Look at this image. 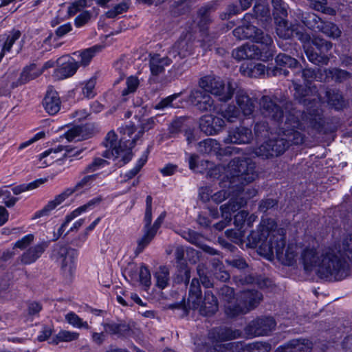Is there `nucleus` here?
<instances>
[{
  "label": "nucleus",
  "instance_id": "39448f33",
  "mask_svg": "<svg viewBox=\"0 0 352 352\" xmlns=\"http://www.w3.org/2000/svg\"><path fill=\"white\" fill-rule=\"evenodd\" d=\"M171 307L182 308L185 315L188 314L189 309H192L198 311L201 316H211L218 311L219 304L216 296L209 290L205 291L202 299L199 280L194 278L190 283L187 304L175 305Z\"/></svg>",
  "mask_w": 352,
  "mask_h": 352
},
{
  "label": "nucleus",
  "instance_id": "5fc2aeb1",
  "mask_svg": "<svg viewBox=\"0 0 352 352\" xmlns=\"http://www.w3.org/2000/svg\"><path fill=\"white\" fill-rule=\"evenodd\" d=\"M242 284H250L255 283L261 288L268 287L271 285L272 281L269 278L258 277L255 278L252 275L245 276L240 278Z\"/></svg>",
  "mask_w": 352,
  "mask_h": 352
},
{
  "label": "nucleus",
  "instance_id": "49530a36",
  "mask_svg": "<svg viewBox=\"0 0 352 352\" xmlns=\"http://www.w3.org/2000/svg\"><path fill=\"white\" fill-rule=\"evenodd\" d=\"M143 232L144 234L138 240V246L135 250V253L137 255L142 252L144 248L150 243L156 235V234L148 228L147 226H144Z\"/></svg>",
  "mask_w": 352,
  "mask_h": 352
},
{
  "label": "nucleus",
  "instance_id": "79ce46f5",
  "mask_svg": "<svg viewBox=\"0 0 352 352\" xmlns=\"http://www.w3.org/2000/svg\"><path fill=\"white\" fill-rule=\"evenodd\" d=\"M272 345L265 342H255L249 344L242 342L241 352H270Z\"/></svg>",
  "mask_w": 352,
  "mask_h": 352
},
{
  "label": "nucleus",
  "instance_id": "774afa93",
  "mask_svg": "<svg viewBox=\"0 0 352 352\" xmlns=\"http://www.w3.org/2000/svg\"><path fill=\"white\" fill-rule=\"evenodd\" d=\"M222 188L223 189L211 195V200L217 204L221 203L228 197L231 198L232 197V188H229L228 186Z\"/></svg>",
  "mask_w": 352,
  "mask_h": 352
},
{
  "label": "nucleus",
  "instance_id": "393cba45",
  "mask_svg": "<svg viewBox=\"0 0 352 352\" xmlns=\"http://www.w3.org/2000/svg\"><path fill=\"white\" fill-rule=\"evenodd\" d=\"M276 66L274 69L267 70V75L270 74V72L273 76H280L283 75L285 76H287L289 74V71L283 67H296L298 61L292 56L287 55L285 54H279L276 57Z\"/></svg>",
  "mask_w": 352,
  "mask_h": 352
},
{
  "label": "nucleus",
  "instance_id": "5701e85b",
  "mask_svg": "<svg viewBox=\"0 0 352 352\" xmlns=\"http://www.w3.org/2000/svg\"><path fill=\"white\" fill-rule=\"evenodd\" d=\"M313 342L307 338L292 339L278 346L274 352H311Z\"/></svg>",
  "mask_w": 352,
  "mask_h": 352
},
{
  "label": "nucleus",
  "instance_id": "6ab92c4d",
  "mask_svg": "<svg viewBox=\"0 0 352 352\" xmlns=\"http://www.w3.org/2000/svg\"><path fill=\"white\" fill-rule=\"evenodd\" d=\"M260 111L263 117L279 122L283 118V111L276 101L268 96H263L259 101Z\"/></svg>",
  "mask_w": 352,
  "mask_h": 352
},
{
  "label": "nucleus",
  "instance_id": "de8ad7c7",
  "mask_svg": "<svg viewBox=\"0 0 352 352\" xmlns=\"http://www.w3.org/2000/svg\"><path fill=\"white\" fill-rule=\"evenodd\" d=\"M242 72L244 75L251 78H258L264 75L265 71V66L261 63L250 64L246 67H241Z\"/></svg>",
  "mask_w": 352,
  "mask_h": 352
},
{
  "label": "nucleus",
  "instance_id": "dca6fc26",
  "mask_svg": "<svg viewBox=\"0 0 352 352\" xmlns=\"http://www.w3.org/2000/svg\"><path fill=\"white\" fill-rule=\"evenodd\" d=\"M188 102L201 112H208L214 109V101L211 96L203 89H193L190 91Z\"/></svg>",
  "mask_w": 352,
  "mask_h": 352
},
{
  "label": "nucleus",
  "instance_id": "b1692460",
  "mask_svg": "<svg viewBox=\"0 0 352 352\" xmlns=\"http://www.w3.org/2000/svg\"><path fill=\"white\" fill-rule=\"evenodd\" d=\"M102 200V199L100 197H95L89 201L87 204L74 210L69 214L67 215L65 221L61 225V226L58 229L57 234H54L55 238L54 239V240H57L63 234L65 227H66L72 220L77 217L81 213L85 212L88 210H91L94 208L96 206H98L100 204Z\"/></svg>",
  "mask_w": 352,
  "mask_h": 352
},
{
  "label": "nucleus",
  "instance_id": "9d476101",
  "mask_svg": "<svg viewBox=\"0 0 352 352\" xmlns=\"http://www.w3.org/2000/svg\"><path fill=\"white\" fill-rule=\"evenodd\" d=\"M210 336L217 341L232 340L239 336V331H234L230 328H219L214 329L210 333ZM242 349L241 342H234L226 344L217 342L207 349V352H241Z\"/></svg>",
  "mask_w": 352,
  "mask_h": 352
},
{
  "label": "nucleus",
  "instance_id": "e2e57ef3",
  "mask_svg": "<svg viewBox=\"0 0 352 352\" xmlns=\"http://www.w3.org/2000/svg\"><path fill=\"white\" fill-rule=\"evenodd\" d=\"M312 43L322 54H325V53L331 50L333 47V43L331 41L321 36L315 37L312 41Z\"/></svg>",
  "mask_w": 352,
  "mask_h": 352
},
{
  "label": "nucleus",
  "instance_id": "9b49d317",
  "mask_svg": "<svg viewBox=\"0 0 352 352\" xmlns=\"http://www.w3.org/2000/svg\"><path fill=\"white\" fill-rule=\"evenodd\" d=\"M274 45L272 46H259L254 44H244L232 51V57L241 60L245 59H256L262 61H267L272 59L274 54Z\"/></svg>",
  "mask_w": 352,
  "mask_h": 352
},
{
  "label": "nucleus",
  "instance_id": "a18cd8bd",
  "mask_svg": "<svg viewBox=\"0 0 352 352\" xmlns=\"http://www.w3.org/2000/svg\"><path fill=\"white\" fill-rule=\"evenodd\" d=\"M102 45H94L88 49H86L80 52V60L77 61L80 66L85 67L88 65L93 58V57L102 49Z\"/></svg>",
  "mask_w": 352,
  "mask_h": 352
},
{
  "label": "nucleus",
  "instance_id": "ddd939ff",
  "mask_svg": "<svg viewBox=\"0 0 352 352\" xmlns=\"http://www.w3.org/2000/svg\"><path fill=\"white\" fill-rule=\"evenodd\" d=\"M195 38L196 36L192 31L183 32L178 41L168 52L169 56L175 61L173 68L179 70L181 64L177 65V63L193 53Z\"/></svg>",
  "mask_w": 352,
  "mask_h": 352
},
{
  "label": "nucleus",
  "instance_id": "412c9836",
  "mask_svg": "<svg viewBox=\"0 0 352 352\" xmlns=\"http://www.w3.org/2000/svg\"><path fill=\"white\" fill-rule=\"evenodd\" d=\"M253 138L251 129L240 125L230 128L223 142L226 144H249Z\"/></svg>",
  "mask_w": 352,
  "mask_h": 352
},
{
  "label": "nucleus",
  "instance_id": "37998d69",
  "mask_svg": "<svg viewBox=\"0 0 352 352\" xmlns=\"http://www.w3.org/2000/svg\"><path fill=\"white\" fill-rule=\"evenodd\" d=\"M175 282L177 283H184L186 285L189 283L190 278V271L186 262H182L181 264H177Z\"/></svg>",
  "mask_w": 352,
  "mask_h": 352
},
{
  "label": "nucleus",
  "instance_id": "4be33fe9",
  "mask_svg": "<svg viewBox=\"0 0 352 352\" xmlns=\"http://www.w3.org/2000/svg\"><path fill=\"white\" fill-rule=\"evenodd\" d=\"M50 245L49 241H43L26 250L19 257V261L23 265L35 263Z\"/></svg>",
  "mask_w": 352,
  "mask_h": 352
},
{
  "label": "nucleus",
  "instance_id": "4468645a",
  "mask_svg": "<svg viewBox=\"0 0 352 352\" xmlns=\"http://www.w3.org/2000/svg\"><path fill=\"white\" fill-rule=\"evenodd\" d=\"M77 252L65 245L56 244L52 250V258L59 263L62 270L72 275L75 269Z\"/></svg>",
  "mask_w": 352,
  "mask_h": 352
},
{
  "label": "nucleus",
  "instance_id": "ea45409f",
  "mask_svg": "<svg viewBox=\"0 0 352 352\" xmlns=\"http://www.w3.org/2000/svg\"><path fill=\"white\" fill-rule=\"evenodd\" d=\"M232 206L228 203L223 204L221 206L220 209L221 211V216L223 219V221H221L216 224L214 225V227L218 230H222L224 228H226L232 220V214L235 212L236 210H231Z\"/></svg>",
  "mask_w": 352,
  "mask_h": 352
},
{
  "label": "nucleus",
  "instance_id": "f8f14e48",
  "mask_svg": "<svg viewBox=\"0 0 352 352\" xmlns=\"http://www.w3.org/2000/svg\"><path fill=\"white\" fill-rule=\"evenodd\" d=\"M98 174H91L84 176L79 182L76 183L73 188H68L60 195L55 197L54 199L48 202V204L41 210L35 214V218H39L42 216L47 215L49 212L54 210L56 206L63 203L73 192L81 190L89 187L96 179Z\"/></svg>",
  "mask_w": 352,
  "mask_h": 352
},
{
  "label": "nucleus",
  "instance_id": "052dcab7",
  "mask_svg": "<svg viewBox=\"0 0 352 352\" xmlns=\"http://www.w3.org/2000/svg\"><path fill=\"white\" fill-rule=\"evenodd\" d=\"M104 329L109 334L122 336L129 331V327L124 324L111 323L106 324Z\"/></svg>",
  "mask_w": 352,
  "mask_h": 352
},
{
  "label": "nucleus",
  "instance_id": "09e8293b",
  "mask_svg": "<svg viewBox=\"0 0 352 352\" xmlns=\"http://www.w3.org/2000/svg\"><path fill=\"white\" fill-rule=\"evenodd\" d=\"M189 0H174L171 4V14L174 16L185 14L190 11Z\"/></svg>",
  "mask_w": 352,
  "mask_h": 352
},
{
  "label": "nucleus",
  "instance_id": "bb28decb",
  "mask_svg": "<svg viewBox=\"0 0 352 352\" xmlns=\"http://www.w3.org/2000/svg\"><path fill=\"white\" fill-rule=\"evenodd\" d=\"M93 134L94 127L88 124L73 127L65 133V137L69 142L81 141L91 138Z\"/></svg>",
  "mask_w": 352,
  "mask_h": 352
},
{
  "label": "nucleus",
  "instance_id": "f3484780",
  "mask_svg": "<svg viewBox=\"0 0 352 352\" xmlns=\"http://www.w3.org/2000/svg\"><path fill=\"white\" fill-rule=\"evenodd\" d=\"M276 325L272 317H261L252 320L247 327L246 332L252 336H268Z\"/></svg>",
  "mask_w": 352,
  "mask_h": 352
},
{
  "label": "nucleus",
  "instance_id": "8fccbe9b",
  "mask_svg": "<svg viewBox=\"0 0 352 352\" xmlns=\"http://www.w3.org/2000/svg\"><path fill=\"white\" fill-rule=\"evenodd\" d=\"M12 76L6 74L0 78V96H8L10 94L12 89L18 87V82H11Z\"/></svg>",
  "mask_w": 352,
  "mask_h": 352
},
{
  "label": "nucleus",
  "instance_id": "a878e982",
  "mask_svg": "<svg viewBox=\"0 0 352 352\" xmlns=\"http://www.w3.org/2000/svg\"><path fill=\"white\" fill-rule=\"evenodd\" d=\"M215 10L216 8L213 3H207L198 10L196 18L197 25L203 34L206 33L209 24L212 23V14Z\"/></svg>",
  "mask_w": 352,
  "mask_h": 352
},
{
  "label": "nucleus",
  "instance_id": "7c9ffc66",
  "mask_svg": "<svg viewBox=\"0 0 352 352\" xmlns=\"http://www.w3.org/2000/svg\"><path fill=\"white\" fill-rule=\"evenodd\" d=\"M43 105L45 111L50 115H55L60 109V100L58 93L54 90L47 91Z\"/></svg>",
  "mask_w": 352,
  "mask_h": 352
},
{
  "label": "nucleus",
  "instance_id": "20e7f679",
  "mask_svg": "<svg viewBox=\"0 0 352 352\" xmlns=\"http://www.w3.org/2000/svg\"><path fill=\"white\" fill-rule=\"evenodd\" d=\"M294 96L296 100L306 107L303 120L308 126L321 131L324 120L321 109V98L316 86L306 85L305 87L293 81Z\"/></svg>",
  "mask_w": 352,
  "mask_h": 352
},
{
  "label": "nucleus",
  "instance_id": "13d9d810",
  "mask_svg": "<svg viewBox=\"0 0 352 352\" xmlns=\"http://www.w3.org/2000/svg\"><path fill=\"white\" fill-rule=\"evenodd\" d=\"M311 5L315 10L321 12L325 14L334 16L336 14V11L334 8L327 6V0H314Z\"/></svg>",
  "mask_w": 352,
  "mask_h": 352
},
{
  "label": "nucleus",
  "instance_id": "e433bc0d",
  "mask_svg": "<svg viewBox=\"0 0 352 352\" xmlns=\"http://www.w3.org/2000/svg\"><path fill=\"white\" fill-rule=\"evenodd\" d=\"M324 73L325 74V80L327 81L334 80L341 82L349 79L351 76L349 72L338 68L325 69Z\"/></svg>",
  "mask_w": 352,
  "mask_h": 352
},
{
  "label": "nucleus",
  "instance_id": "680f3d73",
  "mask_svg": "<svg viewBox=\"0 0 352 352\" xmlns=\"http://www.w3.org/2000/svg\"><path fill=\"white\" fill-rule=\"evenodd\" d=\"M126 87L122 91V96L124 98V100H126V96L133 94L137 90L140 85V81L137 77L131 76L126 79Z\"/></svg>",
  "mask_w": 352,
  "mask_h": 352
},
{
  "label": "nucleus",
  "instance_id": "3c124183",
  "mask_svg": "<svg viewBox=\"0 0 352 352\" xmlns=\"http://www.w3.org/2000/svg\"><path fill=\"white\" fill-rule=\"evenodd\" d=\"M156 285L160 289L166 287L169 283V271L165 266L160 267L158 271L155 274Z\"/></svg>",
  "mask_w": 352,
  "mask_h": 352
},
{
  "label": "nucleus",
  "instance_id": "2eb2a0df",
  "mask_svg": "<svg viewBox=\"0 0 352 352\" xmlns=\"http://www.w3.org/2000/svg\"><path fill=\"white\" fill-rule=\"evenodd\" d=\"M237 184L232 188V197L228 202L232 206L231 210H239L247 204L248 200L253 198L257 194V190L251 186H245Z\"/></svg>",
  "mask_w": 352,
  "mask_h": 352
},
{
  "label": "nucleus",
  "instance_id": "c756f323",
  "mask_svg": "<svg viewBox=\"0 0 352 352\" xmlns=\"http://www.w3.org/2000/svg\"><path fill=\"white\" fill-rule=\"evenodd\" d=\"M238 296L240 302L248 309V312L256 308L263 299L262 294L254 289L244 290Z\"/></svg>",
  "mask_w": 352,
  "mask_h": 352
},
{
  "label": "nucleus",
  "instance_id": "1a4fd4ad",
  "mask_svg": "<svg viewBox=\"0 0 352 352\" xmlns=\"http://www.w3.org/2000/svg\"><path fill=\"white\" fill-rule=\"evenodd\" d=\"M199 86L207 93L210 92L219 97L221 102L230 100L237 88V83L232 80H228L226 84L221 78L214 75H207L199 80Z\"/></svg>",
  "mask_w": 352,
  "mask_h": 352
},
{
  "label": "nucleus",
  "instance_id": "473e14b6",
  "mask_svg": "<svg viewBox=\"0 0 352 352\" xmlns=\"http://www.w3.org/2000/svg\"><path fill=\"white\" fill-rule=\"evenodd\" d=\"M318 32L333 40H338L342 36V30L335 23L330 21L322 20Z\"/></svg>",
  "mask_w": 352,
  "mask_h": 352
},
{
  "label": "nucleus",
  "instance_id": "c9c22d12",
  "mask_svg": "<svg viewBox=\"0 0 352 352\" xmlns=\"http://www.w3.org/2000/svg\"><path fill=\"white\" fill-rule=\"evenodd\" d=\"M328 104L337 110L341 109L344 106V100L342 95L338 90L327 89L324 91Z\"/></svg>",
  "mask_w": 352,
  "mask_h": 352
},
{
  "label": "nucleus",
  "instance_id": "58836bf2",
  "mask_svg": "<svg viewBox=\"0 0 352 352\" xmlns=\"http://www.w3.org/2000/svg\"><path fill=\"white\" fill-rule=\"evenodd\" d=\"M323 19L314 12H305L302 14L301 21L309 29L318 31Z\"/></svg>",
  "mask_w": 352,
  "mask_h": 352
},
{
  "label": "nucleus",
  "instance_id": "423d86ee",
  "mask_svg": "<svg viewBox=\"0 0 352 352\" xmlns=\"http://www.w3.org/2000/svg\"><path fill=\"white\" fill-rule=\"evenodd\" d=\"M256 163L250 158H234L228 164L221 187L235 188L237 184L248 185L258 177Z\"/></svg>",
  "mask_w": 352,
  "mask_h": 352
},
{
  "label": "nucleus",
  "instance_id": "69168bd1",
  "mask_svg": "<svg viewBox=\"0 0 352 352\" xmlns=\"http://www.w3.org/2000/svg\"><path fill=\"white\" fill-rule=\"evenodd\" d=\"M218 294L219 298L227 304L236 299L234 289L228 285H223L220 287L218 290Z\"/></svg>",
  "mask_w": 352,
  "mask_h": 352
},
{
  "label": "nucleus",
  "instance_id": "2f4dec72",
  "mask_svg": "<svg viewBox=\"0 0 352 352\" xmlns=\"http://www.w3.org/2000/svg\"><path fill=\"white\" fill-rule=\"evenodd\" d=\"M182 236L192 244L199 247L204 252L211 255L217 254V251L215 249L201 243V236L196 232L190 230L184 231Z\"/></svg>",
  "mask_w": 352,
  "mask_h": 352
},
{
  "label": "nucleus",
  "instance_id": "c85d7f7f",
  "mask_svg": "<svg viewBox=\"0 0 352 352\" xmlns=\"http://www.w3.org/2000/svg\"><path fill=\"white\" fill-rule=\"evenodd\" d=\"M173 58L168 53L165 56L155 54L152 56L149 60V67L153 75L158 76L164 72L165 67L168 66L173 62Z\"/></svg>",
  "mask_w": 352,
  "mask_h": 352
},
{
  "label": "nucleus",
  "instance_id": "aec40b11",
  "mask_svg": "<svg viewBox=\"0 0 352 352\" xmlns=\"http://www.w3.org/2000/svg\"><path fill=\"white\" fill-rule=\"evenodd\" d=\"M199 124L200 130L207 135L219 133L226 126L223 118L211 114L201 116Z\"/></svg>",
  "mask_w": 352,
  "mask_h": 352
},
{
  "label": "nucleus",
  "instance_id": "7ed1b4c3",
  "mask_svg": "<svg viewBox=\"0 0 352 352\" xmlns=\"http://www.w3.org/2000/svg\"><path fill=\"white\" fill-rule=\"evenodd\" d=\"M300 114V111H296L294 109L289 111L278 136L268 140L256 148L255 155L268 159L283 154L292 144H302L305 137L298 131L302 129V124L298 119Z\"/></svg>",
  "mask_w": 352,
  "mask_h": 352
},
{
  "label": "nucleus",
  "instance_id": "0e129e2a",
  "mask_svg": "<svg viewBox=\"0 0 352 352\" xmlns=\"http://www.w3.org/2000/svg\"><path fill=\"white\" fill-rule=\"evenodd\" d=\"M65 320L69 324L74 327L89 329L88 323L82 321L74 312L71 311L67 314L65 315Z\"/></svg>",
  "mask_w": 352,
  "mask_h": 352
},
{
  "label": "nucleus",
  "instance_id": "72a5a7b5",
  "mask_svg": "<svg viewBox=\"0 0 352 352\" xmlns=\"http://www.w3.org/2000/svg\"><path fill=\"white\" fill-rule=\"evenodd\" d=\"M43 69L38 68L36 64H30L23 68L17 82L19 85L25 84L41 76Z\"/></svg>",
  "mask_w": 352,
  "mask_h": 352
},
{
  "label": "nucleus",
  "instance_id": "f257e3e1",
  "mask_svg": "<svg viewBox=\"0 0 352 352\" xmlns=\"http://www.w3.org/2000/svg\"><path fill=\"white\" fill-rule=\"evenodd\" d=\"M300 262L305 272H315L322 279L340 280L349 274L342 244L338 248L328 247L321 252L314 247H306L300 252Z\"/></svg>",
  "mask_w": 352,
  "mask_h": 352
},
{
  "label": "nucleus",
  "instance_id": "f03ea898",
  "mask_svg": "<svg viewBox=\"0 0 352 352\" xmlns=\"http://www.w3.org/2000/svg\"><path fill=\"white\" fill-rule=\"evenodd\" d=\"M286 230L277 228L276 223L272 219H263L258 230L253 231L248 236V240L267 255L276 254L277 258L285 265H292L296 263L298 246L289 244L285 248Z\"/></svg>",
  "mask_w": 352,
  "mask_h": 352
},
{
  "label": "nucleus",
  "instance_id": "4d7b16f0",
  "mask_svg": "<svg viewBox=\"0 0 352 352\" xmlns=\"http://www.w3.org/2000/svg\"><path fill=\"white\" fill-rule=\"evenodd\" d=\"M64 148H65V146H58L56 148H50V149H48V150L44 151L43 153H42L39 156V161L41 162V165L39 166V167L43 168V167L48 166L49 164H51L53 162L54 160L55 159L54 156L52 155L50 159H47V160H45L44 162H42V160L49 157L50 155H51L52 154H56V153L63 151Z\"/></svg>",
  "mask_w": 352,
  "mask_h": 352
},
{
  "label": "nucleus",
  "instance_id": "f704fd0d",
  "mask_svg": "<svg viewBox=\"0 0 352 352\" xmlns=\"http://www.w3.org/2000/svg\"><path fill=\"white\" fill-rule=\"evenodd\" d=\"M240 301L237 296L232 302L225 305V313L228 317L234 318L248 313V309Z\"/></svg>",
  "mask_w": 352,
  "mask_h": 352
},
{
  "label": "nucleus",
  "instance_id": "a19ab883",
  "mask_svg": "<svg viewBox=\"0 0 352 352\" xmlns=\"http://www.w3.org/2000/svg\"><path fill=\"white\" fill-rule=\"evenodd\" d=\"M189 168L193 171L202 173L206 168H211L212 164L208 160L199 162V156L197 154H190L188 158Z\"/></svg>",
  "mask_w": 352,
  "mask_h": 352
},
{
  "label": "nucleus",
  "instance_id": "338daca9",
  "mask_svg": "<svg viewBox=\"0 0 352 352\" xmlns=\"http://www.w3.org/2000/svg\"><path fill=\"white\" fill-rule=\"evenodd\" d=\"M277 35L283 39H289L293 36L294 31L288 26L287 21L282 20L276 27Z\"/></svg>",
  "mask_w": 352,
  "mask_h": 352
},
{
  "label": "nucleus",
  "instance_id": "bf43d9fd",
  "mask_svg": "<svg viewBox=\"0 0 352 352\" xmlns=\"http://www.w3.org/2000/svg\"><path fill=\"white\" fill-rule=\"evenodd\" d=\"M79 333L76 332L62 330L53 338L52 343L58 344L60 342H71L78 339Z\"/></svg>",
  "mask_w": 352,
  "mask_h": 352
},
{
  "label": "nucleus",
  "instance_id": "0eeeda50",
  "mask_svg": "<svg viewBox=\"0 0 352 352\" xmlns=\"http://www.w3.org/2000/svg\"><path fill=\"white\" fill-rule=\"evenodd\" d=\"M135 140L134 138L131 141L124 137L118 143L117 135L113 131H110L102 142L107 149L102 153V156L117 161L116 165L121 167L131 160V148L134 146Z\"/></svg>",
  "mask_w": 352,
  "mask_h": 352
},
{
  "label": "nucleus",
  "instance_id": "4c0bfd02",
  "mask_svg": "<svg viewBox=\"0 0 352 352\" xmlns=\"http://www.w3.org/2000/svg\"><path fill=\"white\" fill-rule=\"evenodd\" d=\"M220 148L219 142L212 138L206 139L198 144L197 150L204 154H217Z\"/></svg>",
  "mask_w": 352,
  "mask_h": 352
},
{
  "label": "nucleus",
  "instance_id": "c03bdc74",
  "mask_svg": "<svg viewBox=\"0 0 352 352\" xmlns=\"http://www.w3.org/2000/svg\"><path fill=\"white\" fill-rule=\"evenodd\" d=\"M305 54L308 60L316 65H326L329 61V56L326 54L317 53L312 47L305 49Z\"/></svg>",
  "mask_w": 352,
  "mask_h": 352
},
{
  "label": "nucleus",
  "instance_id": "a211bd4d",
  "mask_svg": "<svg viewBox=\"0 0 352 352\" xmlns=\"http://www.w3.org/2000/svg\"><path fill=\"white\" fill-rule=\"evenodd\" d=\"M58 67L54 70L53 76L63 80L74 76L79 67V64L73 58L64 56L57 59Z\"/></svg>",
  "mask_w": 352,
  "mask_h": 352
},
{
  "label": "nucleus",
  "instance_id": "cd10ccee",
  "mask_svg": "<svg viewBox=\"0 0 352 352\" xmlns=\"http://www.w3.org/2000/svg\"><path fill=\"white\" fill-rule=\"evenodd\" d=\"M234 92H236V104L243 115L250 116L252 114L255 107L254 100L248 96L244 89L237 87Z\"/></svg>",
  "mask_w": 352,
  "mask_h": 352
},
{
  "label": "nucleus",
  "instance_id": "6e6d98bb",
  "mask_svg": "<svg viewBox=\"0 0 352 352\" xmlns=\"http://www.w3.org/2000/svg\"><path fill=\"white\" fill-rule=\"evenodd\" d=\"M221 116L223 120L232 123L239 119L240 111L234 105L229 104L224 110L221 111Z\"/></svg>",
  "mask_w": 352,
  "mask_h": 352
},
{
  "label": "nucleus",
  "instance_id": "603ef678",
  "mask_svg": "<svg viewBox=\"0 0 352 352\" xmlns=\"http://www.w3.org/2000/svg\"><path fill=\"white\" fill-rule=\"evenodd\" d=\"M109 164V162L100 157H95L92 162L87 164L84 170L82 171V174L93 173L102 168H104Z\"/></svg>",
  "mask_w": 352,
  "mask_h": 352
},
{
  "label": "nucleus",
  "instance_id": "864d4df0",
  "mask_svg": "<svg viewBox=\"0 0 352 352\" xmlns=\"http://www.w3.org/2000/svg\"><path fill=\"white\" fill-rule=\"evenodd\" d=\"M181 95V93L174 94L171 96H169L165 98H163L158 102L155 106V109L157 110H163L166 108L171 107V108H177L179 107V104L177 102H174V101L178 98Z\"/></svg>",
  "mask_w": 352,
  "mask_h": 352
},
{
  "label": "nucleus",
  "instance_id": "6e6552de",
  "mask_svg": "<svg viewBox=\"0 0 352 352\" xmlns=\"http://www.w3.org/2000/svg\"><path fill=\"white\" fill-rule=\"evenodd\" d=\"M253 20V14L246 13L242 19V24L232 31L234 36L239 40L249 39L265 46L274 45L273 38L270 34L252 25Z\"/></svg>",
  "mask_w": 352,
  "mask_h": 352
}]
</instances>
